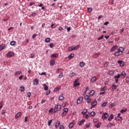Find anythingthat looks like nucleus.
Returning a JSON list of instances; mask_svg holds the SVG:
<instances>
[{"label":"nucleus","mask_w":129,"mask_h":129,"mask_svg":"<svg viewBox=\"0 0 129 129\" xmlns=\"http://www.w3.org/2000/svg\"><path fill=\"white\" fill-rule=\"evenodd\" d=\"M4 106V102L1 101L0 102V109H2V108Z\"/></svg>","instance_id":"obj_38"},{"label":"nucleus","mask_w":129,"mask_h":129,"mask_svg":"<svg viewBox=\"0 0 129 129\" xmlns=\"http://www.w3.org/2000/svg\"><path fill=\"white\" fill-rule=\"evenodd\" d=\"M83 100V98L82 97H79L77 101V103L78 104H80L81 102H82V101Z\"/></svg>","instance_id":"obj_5"},{"label":"nucleus","mask_w":129,"mask_h":129,"mask_svg":"<svg viewBox=\"0 0 129 129\" xmlns=\"http://www.w3.org/2000/svg\"><path fill=\"white\" fill-rule=\"evenodd\" d=\"M65 127H64V125H61L59 126V129H64Z\"/></svg>","instance_id":"obj_52"},{"label":"nucleus","mask_w":129,"mask_h":129,"mask_svg":"<svg viewBox=\"0 0 129 129\" xmlns=\"http://www.w3.org/2000/svg\"><path fill=\"white\" fill-rule=\"evenodd\" d=\"M59 90H60V88H56L54 89V92H57V91H59Z\"/></svg>","instance_id":"obj_43"},{"label":"nucleus","mask_w":129,"mask_h":129,"mask_svg":"<svg viewBox=\"0 0 129 129\" xmlns=\"http://www.w3.org/2000/svg\"><path fill=\"white\" fill-rule=\"evenodd\" d=\"M104 37V36L102 35L101 37H100V38H99L98 39V40L99 41L100 40H101L102 39H103V37Z\"/></svg>","instance_id":"obj_61"},{"label":"nucleus","mask_w":129,"mask_h":129,"mask_svg":"<svg viewBox=\"0 0 129 129\" xmlns=\"http://www.w3.org/2000/svg\"><path fill=\"white\" fill-rule=\"evenodd\" d=\"M117 88V86H116V85H115V84H113V85H112V89L113 90H115Z\"/></svg>","instance_id":"obj_22"},{"label":"nucleus","mask_w":129,"mask_h":129,"mask_svg":"<svg viewBox=\"0 0 129 129\" xmlns=\"http://www.w3.org/2000/svg\"><path fill=\"white\" fill-rule=\"evenodd\" d=\"M75 75H76L75 73H72L70 74V77H73L75 76Z\"/></svg>","instance_id":"obj_47"},{"label":"nucleus","mask_w":129,"mask_h":129,"mask_svg":"<svg viewBox=\"0 0 129 129\" xmlns=\"http://www.w3.org/2000/svg\"><path fill=\"white\" fill-rule=\"evenodd\" d=\"M63 77V73H61L59 75H58V78H62Z\"/></svg>","instance_id":"obj_46"},{"label":"nucleus","mask_w":129,"mask_h":129,"mask_svg":"<svg viewBox=\"0 0 129 129\" xmlns=\"http://www.w3.org/2000/svg\"><path fill=\"white\" fill-rule=\"evenodd\" d=\"M59 56V54L56 53V54H52L50 56V57L52 58H57Z\"/></svg>","instance_id":"obj_12"},{"label":"nucleus","mask_w":129,"mask_h":129,"mask_svg":"<svg viewBox=\"0 0 129 129\" xmlns=\"http://www.w3.org/2000/svg\"><path fill=\"white\" fill-rule=\"evenodd\" d=\"M117 63H118V64H119V66L121 67H122L123 66H124V62H123V61H122V60H118L117 61Z\"/></svg>","instance_id":"obj_8"},{"label":"nucleus","mask_w":129,"mask_h":129,"mask_svg":"<svg viewBox=\"0 0 129 129\" xmlns=\"http://www.w3.org/2000/svg\"><path fill=\"white\" fill-rule=\"evenodd\" d=\"M51 41V38L48 37L45 39V43H50V41Z\"/></svg>","instance_id":"obj_24"},{"label":"nucleus","mask_w":129,"mask_h":129,"mask_svg":"<svg viewBox=\"0 0 129 129\" xmlns=\"http://www.w3.org/2000/svg\"><path fill=\"white\" fill-rule=\"evenodd\" d=\"M116 120H122V117H116Z\"/></svg>","instance_id":"obj_37"},{"label":"nucleus","mask_w":129,"mask_h":129,"mask_svg":"<svg viewBox=\"0 0 129 129\" xmlns=\"http://www.w3.org/2000/svg\"><path fill=\"white\" fill-rule=\"evenodd\" d=\"M108 117V114L106 112L103 113V115L102 116V118L103 119H106Z\"/></svg>","instance_id":"obj_4"},{"label":"nucleus","mask_w":129,"mask_h":129,"mask_svg":"<svg viewBox=\"0 0 129 129\" xmlns=\"http://www.w3.org/2000/svg\"><path fill=\"white\" fill-rule=\"evenodd\" d=\"M78 81H79L78 79H76L74 82V85L75 87L78 86V85H80V83H79V82H78Z\"/></svg>","instance_id":"obj_6"},{"label":"nucleus","mask_w":129,"mask_h":129,"mask_svg":"<svg viewBox=\"0 0 129 129\" xmlns=\"http://www.w3.org/2000/svg\"><path fill=\"white\" fill-rule=\"evenodd\" d=\"M90 98V97H89V96H88V95H86V96H85V97H84V99L85 100H87L88 99H89Z\"/></svg>","instance_id":"obj_45"},{"label":"nucleus","mask_w":129,"mask_h":129,"mask_svg":"<svg viewBox=\"0 0 129 129\" xmlns=\"http://www.w3.org/2000/svg\"><path fill=\"white\" fill-rule=\"evenodd\" d=\"M49 47H50V48H53V47H54V44H53V43H50V44H49Z\"/></svg>","instance_id":"obj_56"},{"label":"nucleus","mask_w":129,"mask_h":129,"mask_svg":"<svg viewBox=\"0 0 129 129\" xmlns=\"http://www.w3.org/2000/svg\"><path fill=\"white\" fill-rule=\"evenodd\" d=\"M90 115L91 116H93V115H94V114H95V112L94 111H92L91 113H90Z\"/></svg>","instance_id":"obj_48"},{"label":"nucleus","mask_w":129,"mask_h":129,"mask_svg":"<svg viewBox=\"0 0 129 129\" xmlns=\"http://www.w3.org/2000/svg\"><path fill=\"white\" fill-rule=\"evenodd\" d=\"M112 126H113V124L111 123H109L107 125V127H111Z\"/></svg>","instance_id":"obj_36"},{"label":"nucleus","mask_w":129,"mask_h":129,"mask_svg":"<svg viewBox=\"0 0 129 129\" xmlns=\"http://www.w3.org/2000/svg\"><path fill=\"white\" fill-rule=\"evenodd\" d=\"M94 90H92L89 93V95L90 96H93V94H94Z\"/></svg>","instance_id":"obj_29"},{"label":"nucleus","mask_w":129,"mask_h":129,"mask_svg":"<svg viewBox=\"0 0 129 129\" xmlns=\"http://www.w3.org/2000/svg\"><path fill=\"white\" fill-rule=\"evenodd\" d=\"M43 87L44 90H45V91H47V90L49 89V87H48V86H47V85H46V84H43Z\"/></svg>","instance_id":"obj_15"},{"label":"nucleus","mask_w":129,"mask_h":129,"mask_svg":"<svg viewBox=\"0 0 129 129\" xmlns=\"http://www.w3.org/2000/svg\"><path fill=\"white\" fill-rule=\"evenodd\" d=\"M96 81V78L95 77H93L91 78V82L93 83Z\"/></svg>","instance_id":"obj_25"},{"label":"nucleus","mask_w":129,"mask_h":129,"mask_svg":"<svg viewBox=\"0 0 129 129\" xmlns=\"http://www.w3.org/2000/svg\"><path fill=\"white\" fill-rule=\"evenodd\" d=\"M34 57H35V54H34V53H31L30 54V58H34Z\"/></svg>","instance_id":"obj_55"},{"label":"nucleus","mask_w":129,"mask_h":129,"mask_svg":"<svg viewBox=\"0 0 129 129\" xmlns=\"http://www.w3.org/2000/svg\"><path fill=\"white\" fill-rule=\"evenodd\" d=\"M10 45H11V46H15V45H16V41H12L10 42Z\"/></svg>","instance_id":"obj_34"},{"label":"nucleus","mask_w":129,"mask_h":129,"mask_svg":"<svg viewBox=\"0 0 129 129\" xmlns=\"http://www.w3.org/2000/svg\"><path fill=\"white\" fill-rule=\"evenodd\" d=\"M90 101H91V99H90V98H89L87 100V103H90Z\"/></svg>","instance_id":"obj_54"},{"label":"nucleus","mask_w":129,"mask_h":129,"mask_svg":"<svg viewBox=\"0 0 129 129\" xmlns=\"http://www.w3.org/2000/svg\"><path fill=\"white\" fill-rule=\"evenodd\" d=\"M78 48H79V45H77L76 46L74 47L73 46L72 47V49L71 50V52H72V51H74V50H77V49H78Z\"/></svg>","instance_id":"obj_9"},{"label":"nucleus","mask_w":129,"mask_h":129,"mask_svg":"<svg viewBox=\"0 0 129 129\" xmlns=\"http://www.w3.org/2000/svg\"><path fill=\"white\" fill-rule=\"evenodd\" d=\"M108 24H109V22H105V23H104V25L105 26H107V25H108Z\"/></svg>","instance_id":"obj_63"},{"label":"nucleus","mask_w":129,"mask_h":129,"mask_svg":"<svg viewBox=\"0 0 129 129\" xmlns=\"http://www.w3.org/2000/svg\"><path fill=\"white\" fill-rule=\"evenodd\" d=\"M84 121H85V120L84 119H82V120H81L80 121H79L78 123V124L79 125H81V124H82L83 123H84Z\"/></svg>","instance_id":"obj_18"},{"label":"nucleus","mask_w":129,"mask_h":129,"mask_svg":"<svg viewBox=\"0 0 129 129\" xmlns=\"http://www.w3.org/2000/svg\"><path fill=\"white\" fill-rule=\"evenodd\" d=\"M53 111H54V109L53 108H51L49 110V112H53Z\"/></svg>","instance_id":"obj_51"},{"label":"nucleus","mask_w":129,"mask_h":129,"mask_svg":"<svg viewBox=\"0 0 129 129\" xmlns=\"http://www.w3.org/2000/svg\"><path fill=\"white\" fill-rule=\"evenodd\" d=\"M107 104V102H104L102 103V106H103V107H104V106H106Z\"/></svg>","instance_id":"obj_44"},{"label":"nucleus","mask_w":129,"mask_h":129,"mask_svg":"<svg viewBox=\"0 0 129 129\" xmlns=\"http://www.w3.org/2000/svg\"><path fill=\"white\" fill-rule=\"evenodd\" d=\"M96 104H97V101H96V100H95L93 102L91 103V105H92V107H94V106H95V105H96Z\"/></svg>","instance_id":"obj_16"},{"label":"nucleus","mask_w":129,"mask_h":129,"mask_svg":"<svg viewBox=\"0 0 129 129\" xmlns=\"http://www.w3.org/2000/svg\"><path fill=\"white\" fill-rule=\"evenodd\" d=\"M54 64H55V60L52 59V60H51V61H50V64L51 66H53Z\"/></svg>","instance_id":"obj_27"},{"label":"nucleus","mask_w":129,"mask_h":129,"mask_svg":"<svg viewBox=\"0 0 129 129\" xmlns=\"http://www.w3.org/2000/svg\"><path fill=\"white\" fill-rule=\"evenodd\" d=\"M75 124L74 123V122L73 123H70L69 125V128H72V127H73V126H74V125Z\"/></svg>","instance_id":"obj_20"},{"label":"nucleus","mask_w":129,"mask_h":129,"mask_svg":"<svg viewBox=\"0 0 129 129\" xmlns=\"http://www.w3.org/2000/svg\"><path fill=\"white\" fill-rule=\"evenodd\" d=\"M51 123H52V120H50L48 122V124L49 126H50V125H51Z\"/></svg>","instance_id":"obj_50"},{"label":"nucleus","mask_w":129,"mask_h":129,"mask_svg":"<svg viewBox=\"0 0 129 129\" xmlns=\"http://www.w3.org/2000/svg\"><path fill=\"white\" fill-rule=\"evenodd\" d=\"M121 54H122V52L118 51V52H116L115 53H114V56H120V55H121Z\"/></svg>","instance_id":"obj_13"},{"label":"nucleus","mask_w":129,"mask_h":129,"mask_svg":"<svg viewBox=\"0 0 129 129\" xmlns=\"http://www.w3.org/2000/svg\"><path fill=\"white\" fill-rule=\"evenodd\" d=\"M125 81H126V83H128V82H129V77H126Z\"/></svg>","instance_id":"obj_49"},{"label":"nucleus","mask_w":129,"mask_h":129,"mask_svg":"<svg viewBox=\"0 0 129 129\" xmlns=\"http://www.w3.org/2000/svg\"><path fill=\"white\" fill-rule=\"evenodd\" d=\"M58 99L60 101L63 100V99H64V97L63 96H59Z\"/></svg>","instance_id":"obj_40"},{"label":"nucleus","mask_w":129,"mask_h":129,"mask_svg":"<svg viewBox=\"0 0 129 129\" xmlns=\"http://www.w3.org/2000/svg\"><path fill=\"white\" fill-rule=\"evenodd\" d=\"M112 119H113V114H111L110 115V116L109 117V118H108V120H109V121H110V120H111Z\"/></svg>","instance_id":"obj_26"},{"label":"nucleus","mask_w":129,"mask_h":129,"mask_svg":"<svg viewBox=\"0 0 129 129\" xmlns=\"http://www.w3.org/2000/svg\"><path fill=\"white\" fill-rule=\"evenodd\" d=\"M67 30L68 32H70V31L71 30V27H68L67 28Z\"/></svg>","instance_id":"obj_59"},{"label":"nucleus","mask_w":129,"mask_h":129,"mask_svg":"<svg viewBox=\"0 0 129 129\" xmlns=\"http://www.w3.org/2000/svg\"><path fill=\"white\" fill-rule=\"evenodd\" d=\"M126 110H127V109H121L120 112H121V113H123V112H125L126 111Z\"/></svg>","instance_id":"obj_42"},{"label":"nucleus","mask_w":129,"mask_h":129,"mask_svg":"<svg viewBox=\"0 0 129 129\" xmlns=\"http://www.w3.org/2000/svg\"><path fill=\"white\" fill-rule=\"evenodd\" d=\"M118 51L119 52H121V53H122V51H123V48L122 47H120L118 49Z\"/></svg>","instance_id":"obj_39"},{"label":"nucleus","mask_w":129,"mask_h":129,"mask_svg":"<svg viewBox=\"0 0 129 129\" xmlns=\"http://www.w3.org/2000/svg\"><path fill=\"white\" fill-rule=\"evenodd\" d=\"M38 83H39V80L38 79H35L33 80V85H37Z\"/></svg>","instance_id":"obj_10"},{"label":"nucleus","mask_w":129,"mask_h":129,"mask_svg":"<svg viewBox=\"0 0 129 129\" xmlns=\"http://www.w3.org/2000/svg\"><path fill=\"white\" fill-rule=\"evenodd\" d=\"M120 76H123L124 77H125V76H126V74H125V73L124 72H122L121 73V75H120Z\"/></svg>","instance_id":"obj_33"},{"label":"nucleus","mask_w":129,"mask_h":129,"mask_svg":"<svg viewBox=\"0 0 129 129\" xmlns=\"http://www.w3.org/2000/svg\"><path fill=\"white\" fill-rule=\"evenodd\" d=\"M63 112H62V115L63 116V115H66V114H67V112L68 111V108H64L63 109Z\"/></svg>","instance_id":"obj_7"},{"label":"nucleus","mask_w":129,"mask_h":129,"mask_svg":"<svg viewBox=\"0 0 129 129\" xmlns=\"http://www.w3.org/2000/svg\"><path fill=\"white\" fill-rule=\"evenodd\" d=\"M82 114H86L87 113V109H85L82 111Z\"/></svg>","instance_id":"obj_31"},{"label":"nucleus","mask_w":129,"mask_h":129,"mask_svg":"<svg viewBox=\"0 0 129 129\" xmlns=\"http://www.w3.org/2000/svg\"><path fill=\"white\" fill-rule=\"evenodd\" d=\"M22 114V113L21 112H18L16 115H15V118H18V117H20V115H21V114Z\"/></svg>","instance_id":"obj_21"},{"label":"nucleus","mask_w":129,"mask_h":129,"mask_svg":"<svg viewBox=\"0 0 129 129\" xmlns=\"http://www.w3.org/2000/svg\"><path fill=\"white\" fill-rule=\"evenodd\" d=\"M45 102H46V100H42L41 101V103L42 104H43L45 103Z\"/></svg>","instance_id":"obj_60"},{"label":"nucleus","mask_w":129,"mask_h":129,"mask_svg":"<svg viewBox=\"0 0 129 129\" xmlns=\"http://www.w3.org/2000/svg\"><path fill=\"white\" fill-rule=\"evenodd\" d=\"M119 78H120V75L119 74H117V76L114 77L115 82L116 84H117V82H118V79H119Z\"/></svg>","instance_id":"obj_3"},{"label":"nucleus","mask_w":129,"mask_h":129,"mask_svg":"<svg viewBox=\"0 0 129 129\" xmlns=\"http://www.w3.org/2000/svg\"><path fill=\"white\" fill-rule=\"evenodd\" d=\"M109 75L110 76H113V75H114V72L112 71H110L109 73Z\"/></svg>","instance_id":"obj_28"},{"label":"nucleus","mask_w":129,"mask_h":129,"mask_svg":"<svg viewBox=\"0 0 129 129\" xmlns=\"http://www.w3.org/2000/svg\"><path fill=\"white\" fill-rule=\"evenodd\" d=\"M92 8H88V12L91 13V12H92Z\"/></svg>","instance_id":"obj_41"},{"label":"nucleus","mask_w":129,"mask_h":129,"mask_svg":"<svg viewBox=\"0 0 129 129\" xmlns=\"http://www.w3.org/2000/svg\"><path fill=\"white\" fill-rule=\"evenodd\" d=\"M37 37V34H34L32 36V39H35Z\"/></svg>","instance_id":"obj_57"},{"label":"nucleus","mask_w":129,"mask_h":129,"mask_svg":"<svg viewBox=\"0 0 129 129\" xmlns=\"http://www.w3.org/2000/svg\"><path fill=\"white\" fill-rule=\"evenodd\" d=\"M60 121H56V123H55V127L56 128H58V126H59V125H60Z\"/></svg>","instance_id":"obj_14"},{"label":"nucleus","mask_w":129,"mask_h":129,"mask_svg":"<svg viewBox=\"0 0 129 129\" xmlns=\"http://www.w3.org/2000/svg\"><path fill=\"white\" fill-rule=\"evenodd\" d=\"M117 48H118L117 45H114L112 47V48L110 50V51L113 52V51L116 50V49H117Z\"/></svg>","instance_id":"obj_11"},{"label":"nucleus","mask_w":129,"mask_h":129,"mask_svg":"<svg viewBox=\"0 0 129 129\" xmlns=\"http://www.w3.org/2000/svg\"><path fill=\"white\" fill-rule=\"evenodd\" d=\"M61 107L62 106H61V105H56L55 106L54 111L55 112L59 111V110H61Z\"/></svg>","instance_id":"obj_1"},{"label":"nucleus","mask_w":129,"mask_h":129,"mask_svg":"<svg viewBox=\"0 0 129 129\" xmlns=\"http://www.w3.org/2000/svg\"><path fill=\"white\" fill-rule=\"evenodd\" d=\"M86 126L87 127H90V123H88L85 124Z\"/></svg>","instance_id":"obj_53"},{"label":"nucleus","mask_w":129,"mask_h":129,"mask_svg":"<svg viewBox=\"0 0 129 129\" xmlns=\"http://www.w3.org/2000/svg\"><path fill=\"white\" fill-rule=\"evenodd\" d=\"M27 96L28 97H31V92H28L27 93Z\"/></svg>","instance_id":"obj_62"},{"label":"nucleus","mask_w":129,"mask_h":129,"mask_svg":"<svg viewBox=\"0 0 129 129\" xmlns=\"http://www.w3.org/2000/svg\"><path fill=\"white\" fill-rule=\"evenodd\" d=\"M113 106H115V104H114V103L110 105V107H113Z\"/></svg>","instance_id":"obj_64"},{"label":"nucleus","mask_w":129,"mask_h":129,"mask_svg":"<svg viewBox=\"0 0 129 129\" xmlns=\"http://www.w3.org/2000/svg\"><path fill=\"white\" fill-rule=\"evenodd\" d=\"M19 90L20 91H21L22 92H24V91H25V87H24V86L20 87Z\"/></svg>","instance_id":"obj_23"},{"label":"nucleus","mask_w":129,"mask_h":129,"mask_svg":"<svg viewBox=\"0 0 129 129\" xmlns=\"http://www.w3.org/2000/svg\"><path fill=\"white\" fill-rule=\"evenodd\" d=\"M106 89V88L104 87V88L101 89V91H105Z\"/></svg>","instance_id":"obj_58"},{"label":"nucleus","mask_w":129,"mask_h":129,"mask_svg":"<svg viewBox=\"0 0 129 129\" xmlns=\"http://www.w3.org/2000/svg\"><path fill=\"white\" fill-rule=\"evenodd\" d=\"M6 48V45L4 44H2L1 45H0V50H4Z\"/></svg>","instance_id":"obj_19"},{"label":"nucleus","mask_w":129,"mask_h":129,"mask_svg":"<svg viewBox=\"0 0 129 129\" xmlns=\"http://www.w3.org/2000/svg\"><path fill=\"white\" fill-rule=\"evenodd\" d=\"M14 56H15V53L14 52H9L6 54V57H7V58H11V57H14Z\"/></svg>","instance_id":"obj_2"},{"label":"nucleus","mask_w":129,"mask_h":129,"mask_svg":"<svg viewBox=\"0 0 129 129\" xmlns=\"http://www.w3.org/2000/svg\"><path fill=\"white\" fill-rule=\"evenodd\" d=\"M100 125H101V122L98 123L97 125H95V127H97V128H99L100 127Z\"/></svg>","instance_id":"obj_32"},{"label":"nucleus","mask_w":129,"mask_h":129,"mask_svg":"<svg viewBox=\"0 0 129 129\" xmlns=\"http://www.w3.org/2000/svg\"><path fill=\"white\" fill-rule=\"evenodd\" d=\"M74 57V54H73V53L70 54L68 57V58L69 59V60H70L71 59H72Z\"/></svg>","instance_id":"obj_17"},{"label":"nucleus","mask_w":129,"mask_h":129,"mask_svg":"<svg viewBox=\"0 0 129 129\" xmlns=\"http://www.w3.org/2000/svg\"><path fill=\"white\" fill-rule=\"evenodd\" d=\"M83 117H84L85 118H86V119H88V117H89V116L88 115V114H84Z\"/></svg>","instance_id":"obj_35"},{"label":"nucleus","mask_w":129,"mask_h":129,"mask_svg":"<svg viewBox=\"0 0 129 129\" xmlns=\"http://www.w3.org/2000/svg\"><path fill=\"white\" fill-rule=\"evenodd\" d=\"M84 65H85V63H84L83 61H82L80 63V67H84Z\"/></svg>","instance_id":"obj_30"}]
</instances>
